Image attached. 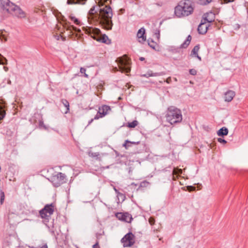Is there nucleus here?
<instances>
[{
    "mask_svg": "<svg viewBox=\"0 0 248 248\" xmlns=\"http://www.w3.org/2000/svg\"><path fill=\"white\" fill-rule=\"evenodd\" d=\"M85 32L89 34L93 38L97 41L107 44L110 43L111 41L106 34H102L100 31L97 28L88 27L86 29Z\"/></svg>",
    "mask_w": 248,
    "mask_h": 248,
    "instance_id": "nucleus-2",
    "label": "nucleus"
},
{
    "mask_svg": "<svg viewBox=\"0 0 248 248\" xmlns=\"http://www.w3.org/2000/svg\"><path fill=\"white\" fill-rule=\"evenodd\" d=\"M25 248L22 247V248Z\"/></svg>",
    "mask_w": 248,
    "mask_h": 248,
    "instance_id": "nucleus-44",
    "label": "nucleus"
},
{
    "mask_svg": "<svg viewBox=\"0 0 248 248\" xmlns=\"http://www.w3.org/2000/svg\"><path fill=\"white\" fill-rule=\"evenodd\" d=\"M17 7L13 3L9 2L5 6V9L8 12L13 14Z\"/></svg>",
    "mask_w": 248,
    "mask_h": 248,
    "instance_id": "nucleus-14",
    "label": "nucleus"
},
{
    "mask_svg": "<svg viewBox=\"0 0 248 248\" xmlns=\"http://www.w3.org/2000/svg\"><path fill=\"white\" fill-rule=\"evenodd\" d=\"M235 95V93L232 91L227 92L224 96V99L226 101L230 102L232 100Z\"/></svg>",
    "mask_w": 248,
    "mask_h": 248,
    "instance_id": "nucleus-15",
    "label": "nucleus"
},
{
    "mask_svg": "<svg viewBox=\"0 0 248 248\" xmlns=\"http://www.w3.org/2000/svg\"><path fill=\"white\" fill-rule=\"evenodd\" d=\"M112 16V11L110 6L105 5L104 7L100 8L99 17L101 22L109 25L110 23L111 22Z\"/></svg>",
    "mask_w": 248,
    "mask_h": 248,
    "instance_id": "nucleus-4",
    "label": "nucleus"
},
{
    "mask_svg": "<svg viewBox=\"0 0 248 248\" xmlns=\"http://www.w3.org/2000/svg\"><path fill=\"white\" fill-rule=\"evenodd\" d=\"M65 176L64 174L59 172L50 178V181L55 186H59L64 180Z\"/></svg>",
    "mask_w": 248,
    "mask_h": 248,
    "instance_id": "nucleus-9",
    "label": "nucleus"
},
{
    "mask_svg": "<svg viewBox=\"0 0 248 248\" xmlns=\"http://www.w3.org/2000/svg\"><path fill=\"white\" fill-rule=\"evenodd\" d=\"M193 12V6L191 2L188 0L181 1L174 9V14L178 17L188 16L191 15Z\"/></svg>",
    "mask_w": 248,
    "mask_h": 248,
    "instance_id": "nucleus-1",
    "label": "nucleus"
},
{
    "mask_svg": "<svg viewBox=\"0 0 248 248\" xmlns=\"http://www.w3.org/2000/svg\"><path fill=\"white\" fill-rule=\"evenodd\" d=\"M63 104H64V106L66 108V111L65 112V113H66L69 110V104L68 102L66 100H63Z\"/></svg>",
    "mask_w": 248,
    "mask_h": 248,
    "instance_id": "nucleus-29",
    "label": "nucleus"
},
{
    "mask_svg": "<svg viewBox=\"0 0 248 248\" xmlns=\"http://www.w3.org/2000/svg\"><path fill=\"white\" fill-rule=\"evenodd\" d=\"M41 248H47V246L46 245H44Z\"/></svg>",
    "mask_w": 248,
    "mask_h": 248,
    "instance_id": "nucleus-39",
    "label": "nucleus"
},
{
    "mask_svg": "<svg viewBox=\"0 0 248 248\" xmlns=\"http://www.w3.org/2000/svg\"><path fill=\"white\" fill-rule=\"evenodd\" d=\"M217 134L218 136H226L228 134V130L227 128L223 127L220 128L217 131Z\"/></svg>",
    "mask_w": 248,
    "mask_h": 248,
    "instance_id": "nucleus-19",
    "label": "nucleus"
},
{
    "mask_svg": "<svg viewBox=\"0 0 248 248\" xmlns=\"http://www.w3.org/2000/svg\"><path fill=\"white\" fill-rule=\"evenodd\" d=\"M200 50V46L199 45L196 46L192 50L191 56L192 57H197L199 60H201V58L198 55V53Z\"/></svg>",
    "mask_w": 248,
    "mask_h": 248,
    "instance_id": "nucleus-17",
    "label": "nucleus"
},
{
    "mask_svg": "<svg viewBox=\"0 0 248 248\" xmlns=\"http://www.w3.org/2000/svg\"><path fill=\"white\" fill-rule=\"evenodd\" d=\"M69 18L71 20V21H73V23L74 24H75L76 25H80V21L78 20V19L75 16L71 15L69 16Z\"/></svg>",
    "mask_w": 248,
    "mask_h": 248,
    "instance_id": "nucleus-24",
    "label": "nucleus"
},
{
    "mask_svg": "<svg viewBox=\"0 0 248 248\" xmlns=\"http://www.w3.org/2000/svg\"><path fill=\"white\" fill-rule=\"evenodd\" d=\"M166 117L167 121L171 124L180 123L182 120L181 110L173 107L168 108Z\"/></svg>",
    "mask_w": 248,
    "mask_h": 248,
    "instance_id": "nucleus-3",
    "label": "nucleus"
},
{
    "mask_svg": "<svg viewBox=\"0 0 248 248\" xmlns=\"http://www.w3.org/2000/svg\"><path fill=\"white\" fill-rule=\"evenodd\" d=\"M217 141L220 143H223L224 144L226 143V141L225 140L222 139L221 138H218Z\"/></svg>",
    "mask_w": 248,
    "mask_h": 248,
    "instance_id": "nucleus-34",
    "label": "nucleus"
},
{
    "mask_svg": "<svg viewBox=\"0 0 248 248\" xmlns=\"http://www.w3.org/2000/svg\"><path fill=\"white\" fill-rule=\"evenodd\" d=\"M149 222L150 223V224L151 225H153L155 224V220L154 218L153 217H150L149 219Z\"/></svg>",
    "mask_w": 248,
    "mask_h": 248,
    "instance_id": "nucleus-33",
    "label": "nucleus"
},
{
    "mask_svg": "<svg viewBox=\"0 0 248 248\" xmlns=\"http://www.w3.org/2000/svg\"><path fill=\"white\" fill-rule=\"evenodd\" d=\"M54 206L52 204H46L39 211L41 217L43 219L48 220L54 212Z\"/></svg>",
    "mask_w": 248,
    "mask_h": 248,
    "instance_id": "nucleus-6",
    "label": "nucleus"
},
{
    "mask_svg": "<svg viewBox=\"0 0 248 248\" xmlns=\"http://www.w3.org/2000/svg\"><path fill=\"white\" fill-rule=\"evenodd\" d=\"M182 173V170L180 169L175 168L173 171V180H176L177 178L178 175Z\"/></svg>",
    "mask_w": 248,
    "mask_h": 248,
    "instance_id": "nucleus-20",
    "label": "nucleus"
},
{
    "mask_svg": "<svg viewBox=\"0 0 248 248\" xmlns=\"http://www.w3.org/2000/svg\"><path fill=\"white\" fill-rule=\"evenodd\" d=\"M14 15L22 18L25 17V13L19 7H17L15 12L13 14Z\"/></svg>",
    "mask_w": 248,
    "mask_h": 248,
    "instance_id": "nucleus-18",
    "label": "nucleus"
},
{
    "mask_svg": "<svg viewBox=\"0 0 248 248\" xmlns=\"http://www.w3.org/2000/svg\"><path fill=\"white\" fill-rule=\"evenodd\" d=\"M50 171H53V169H51V170H50Z\"/></svg>",
    "mask_w": 248,
    "mask_h": 248,
    "instance_id": "nucleus-41",
    "label": "nucleus"
},
{
    "mask_svg": "<svg viewBox=\"0 0 248 248\" xmlns=\"http://www.w3.org/2000/svg\"><path fill=\"white\" fill-rule=\"evenodd\" d=\"M121 242L124 247H130L135 243V236L131 232L125 234L121 239Z\"/></svg>",
    "mask_w": 248,
    "mask_h": 248,
    "instance_id": "nucleus-7",
    "label": "nucleus"
},
{
    "mask_svg": "<svg viewBox=\"0 0 248 248\" xmlns=\"http://www.w3.org/2000/svg\"><path fill=\"white\" fill-rule=\"evenodd\" d=\"M145 30L143 28H140L138 31L137 37L138 39L139 42L140 43H143L146 41V36L145 35Z\"/></svg>",
    "mask_w": 248,
    "mask_h": 248,
    "instance_id": "nucleus-12",
    "label": "nucleus"
},
{
    "mask_svg": "<svg viewBox=\"0 0 248 248\" xmlns=\"http://www.w3.org/2000/svg\"><path fill=\"white\" fill-rule=\"evenodd\" d=\"M215 19V15L212 12H209L204 15L202 21L208 23H210L214 21Z\"/></svg>",
    "mask_w": 248,
    "mask_h": 248,
    "instance_id": "nucleus-11",
    "label": "nucleus"
},
{
    "mask_svg": "<svg viewBox=\"0 0 248 248\" xmlns=\"http://www.w3.org/2000/svg\"><path fill=\"white\" fill-rule=\"evenodd\" d=\"M73 28L74 30H77V29H76V28H75L73 27Z\"/></svg>",
    "mask_w": 248,
    "mask_h": 248,
    "instance_id": "nucleus-43",
    "label": "nucleus"
},
{
    "mask_svg": "<svg viewBox=\"0 0 248 248\" xmlns=\"http://www.w3.org/2000/svg\"><path fill=\"white\" fill-rule=\"evenodd\" d=\"M198 3L201 5H207L211 2L212 0H197Z\"/></svg>",
    "mask_w": 248,
    "mask_h": 248,
    "instance_id": "nucleus-25",
    "label": "nucleus"
},
{
    "mask_svg": "<svg viewBox=\"0 0 248 248\" xmlns=\"http://www.w3.org/2000/svg\"><path fill=\"white\" fill-rule=\"evenodd\" d=\"M189 73L192 75H196L197 74V71L194 69H191L189 70Z\"/></svg>",
    "mask_w": 248,
    "mask_h": 248,
    "instance_id": "nucleus-32",
    "label": "nucleus"
},
{
    "mask_svg": "<svg viewBox=\"0 0 248 248\" xmlns=\"http://www.w3.org/2000/svg\"><path fill=\"white\" fill-rule=\"evenodd\" d=\"M108 0H99L98 1V5L100 8L104 7V4L108 2Z\"/></svg>",
    "mask_w": 248,
    "mask_h": 248,
    "instance_id": "nucleus-28",
    "label": "nucleus"
},
{
    "mask_svg": "<svg viewBox=\"0 0 248 248\" xmlns=\"http://www.w3.org/2000/svg\"><path fill=\"white\" fill-rule=\"evenodd\" d=\"M86 0H67L68 4H84Z\"/></svg>",
    "mask_w": 248,
    "mask_h": 248,
    "instance_id": "nucleus-21",
    "label": "nucleus"
},
{
    "mask_svg": "<svg viewBox=\"0 0 248 248\" xmlns=\"http://www.w3.org/2000/svg\"><path fill=\"white\" fill-rule=\"evenodd\" d=\"M85 72H86V69L85 68H80V72L81 73L85 74V76L87 77V75L85 74Z\"/></svg>",
    "mask_w": 248,
    "mask_h": 248,
    "instance_id": "nucleus-35",
    "label": "nucleus"
},
{
    "mask_svg": "<svg viewBox=\"0 0 248 248\" xmlns=\"http://www.w3.org/2000/svg\"><path fill=\"white\" fill-rule=\"evenodd\" d=\"M110 110V108L108 106H103L99 108L98 113L95 116V119H98L99 118H102L105 116Z\"/></svg>",
    "mask_w": 248,
    "mask_h": 248,
    "instance_id": "nucleus-10",
    "label": "nucleus"
},
{
    "mask_svg": "<svg viewBox=\"0 0 248 248\" xmlns=\"http://www.w3.org/2000/svg\"><path fill=\"white\" fill-rule=\"evenodd\" d=\"M138 124L139 122L137 120H134L131 122L128 123L126 124V126L130 128H135Z\"/></svg>",
    "mask_w": 248,
    "mask_h": 248,
    "instance_id": "nucleus-23",
    "label": "nucleus"
},
{
    "mask_svg": "<svg viewBox=\"0 0 248 248\" xmlns=\"http://www.w3.org/2000/svg\"><path fill=\"white\" fill-rule=\"evenodd\" d=\"M5 108V103L3 100L0 101V120H2L5 114L4 108Z\"/></svg>",
    "mask_w": 248,
    "mask_h": 248,
    "instance_id": "nucleus-16",
    "label": "nucleus"
},
{
    "mask_svg": "<svg viewBox=\"0 0 248 248\" xmlns=\"http://www.w3.org/2000/svg\"><path fill=\"white\" fill-rule=\"evenodd\" d=\"M209 25H210L208 23L202 21L201 23L198 27V30L199 32L201 34L205 33L207 31Z\"/></svg>",
    "mask_w": 248,
    "mask_h": 248,
    "instance_id": "nucleus-13",
    "label": "nucleus"
},
{
    "mask_svg": "<svg viewBox=\"0 0 248 248\" xmlns=\"http://www.w3.org/2000/svg\"><path fill=\"white\" fill-rule=\"evenodd\" d=\"M143 60V58H140V60L142 61Z\"/></svg>",
    "mask_w": 248,
    "mask_h": 248,
    "instance_id": "nucleus-40",
    "label": "nucleus"
},
{
    "mask_svg": "<svg viewBox=\"0 0 248 248\" xmlns=\"http://www.w3.org/2000/svg\"><path fill=\"white\" fill-rule=\"evenodd\" d=\"M7 63V60L0 54V64H5Z\"/></svg>",
    "mask_w": 248,
    "mask_h": 248,
    "instance_id": "nucleus-27",
    "label": "nucleus"
},
{
    "mask_svg": "<svg viewBox=\"0 0 248 248\" xmlns=\"http://www.w3.org/2000/svg\"><path fill=\"white\" fill-rule=\"evenodd\" d=\"M223 0L225 2L228 3V2L233 1L234 0Z\"/></svg>",
    "mask_w": 248,
    "mask_h": 248,
    "instance_id": "nucleus-37",
    "label": "nucleus"
},
{
    "mask_svg": "<svg viewBox=\"0 0 248 248\" xmlns=\"http://www.w3.org/2000/svg\"><path fill=\"white\" fill-rule=\"evenodd\" d=\"M159 240L160 241H161V240H162V238H160L159 239Z\"/></svg>",
    "mask_w": 248,
    "mask_h": 248,
    "instance_id": "nucleus-42",
    "label": "nucleus"
},
{
    "mask_svg": "<svg viewBox=\"0 0 248 248\" xmlns=\"http://www.w3.org/2000/svg\"><path fill=\"white\" fill-rule=\"evenodd\" d=\"M96 12L95 10V7H92L90 10L89 11V15L90 16L93 18V17H92V16L94 14V13Z\"/></svg>",
    "mask_w": 248,
    "mask_h": 248,
    "instance_id": "nucleus-30",
    "label": "nucleus"
},
{
    "mask_svg": "<svg viewBox=\"0 0 248 248\" xmlns=\"http://www.w3.org/2000/svg\"><path fill=\"white\" fill-rule=\"evenodd\" d=\"M148 44H149V45L154 49H155V47L157 45L153 41L149 42Z\"/></svg>",
    "mask_w": 248,
    "mask_h": 248,
    "instance_id": "nucleus-31",
    "label": "nucleus"
},
{
    "mask_svg": "<svg viewBox=\"0 0 248 248\" xmlns=\"http://www.w3.org/2000/svg\"><path fill=\"white\" fill-rule=\"evenodd\" d=\"M155 4L158 6H161L163 5V3L162 2H160V3H155Z\"/></svg>",
    "mask_w": 248,
    "mask_h": 248,
    "instance_id": "nucleus-38",
    "label": "nucleus"
},
{
    "mask_svg": "<svg viewBox=\"0 0 248 248\" xmlns=\"http://www.w3.org/2000/svg\"><path fill=\"white\" fill-rule=\"evenodd\" d=\"M118 64L120 70L122 72L127 73L130 71V63L128 58L124 56L119 58Z\"/></svg>",
    "mask_w": 248,
    "mask_h": 248,
    "instance_id": "nucleus-5",
    "label": "nucleus"
},
{
    "mask_svg": "<svg viewBox=\"0 0 248 248\" xmlns=\"http://www.w3.org/2000/svg\"><path fill=\"white\" fill-rule=\"evenodd\" d=\"M93 248H100L98 243H96L93 246Z\"/></svg>",
    "mask_w": 248,
    "mask_h": 248,
    "instance_id": "nucleus-36",
    "label": "nucleus"
},
{
    "mask_svg": "<svg viewBox=\"0 0 248 248\" xmlns=\"http://www.w3.org/2000/svg\"><path fill=\"white\" fill-rule=\"evenodd\" d=\"M115 216L119 220L127 223H130L133 219L131 215L127 212H117Z\"/></svg>",
    "mask_w": 248,
    "mask_h": 248,
    "instance_id": "nucleus-8",
    "label": "nucleus"
},
{
    "mask_svg": "<svg viewBox=\"0 0 248 248\" xmlns=\"http://www.w3.org/2000/svg\"><path fill=\"white\" fill-rule=\"evenodd\" d=\"M0 203L1 205L3 204L4 199H5V195H4V193L3 191H0Z\"/></svg>",
    "mask_w": 248,
    "mask_h": 248,
    "instance_id": "nucleus-26",
    "label": "nucleus"
},
{
    "mask_svg": "<svg viewBox=\"0 0 248 248\" xmlns=\"http://www.w3.org/2000/svg\"><path fill=\"white\" fill-rule=\"evenodd\" d=\"M191 40V37L190 35H188L185 41V42L181 45V47L186 48V47L190 44V42Z\"/></svg>",
    "mask_w": 248,
    "mask_h": 248,
    "instance_id": "nucleus-22",
    "label": "nucleus"
}]
</instances>
